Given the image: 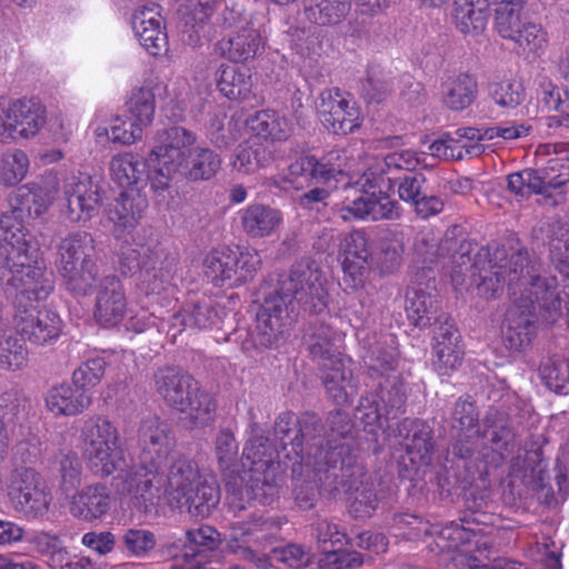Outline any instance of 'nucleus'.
<instances>
[{"instance_id":"nucleus-1","label":"nucleus","mask_w":569,"mask_h":569,"mask_svg":"<svg viewBox=\"0 0 569 569\" xmlns=\"http://www.w3.org/2000/svg\"><path fill=\"white\" fill-rule=\"evenodd\" d=\"M83 453L89 468L100 477L118 472L119 491L128 495L133 506L148 511L154 506L163 482V468L174 448L167 423L158 417L142 420L139 429L141 452L137 459L127 455L118 429L103 417H91L81 428Z\"/></svg>"},{"instance_id":"nucleus-2","label":"nucleus","mask_w":569,"mask_h":569,"mask_svg":"<svg viewBox=\"0 0 569 569\" xmlns=\"http://www.w3.org/2000/svg\"><path fill=\"white\" fill-rule=\"evenodd\" d=\"M420 158L413 150L392 151L383 157H375L357 184L361 190L353 197L347 196L338 212L342 220L381 221L397 220L402 214L399 202L390 193L397 192L400 200L412 203L423 193L427 181L422 173L399 176L400 171H413Z\"/></svg>"},{"instance_id":"nucleus-3","label":"nucleus","mask_w":569,"mask_h":569,"mask_svg":"<svg viewBox=\"0 0 569 569\" xmlns=\"http://www.w3.org/2000/svg\"><path fill=\"white\" fill-rule=\"evenodd\" d=\"M293 301L311 313H320L327 307L326 278L309 262H297L280 274L277 288L264 297L257 312L253 339L258 346L274 347L289 333L295 322Z\"/></svg>"},{"instance_id":"nucleus-4","label":"nucleus","mask_w":569,"mask_h":569,"mask_svg":"<svg viewBox=\"0 0 569 569\" xmlns=\"http://www.w3.org/2000/svg\"><path fill=\"white\" fill-rule=\"evenodd\" d=\"M395 521L402 527H409L413 538H432L428 548L440 556L439 562L446 569H522L521 565L496 559L488 566L492 549V538L485 528L471 527L467 517L460 518L461 523L451 521L445 526L430 525L412 515H399Z\"/></svg>"},{"instance_id":"nucleus-5","label":"nucleus","mask_w":569,"mask_h":569,"mask_svg":"<svg viewBox=\"0 0 569 569\" xmlns=\"http://www.w3.org/2000/svg\"><path fill=\"white\" fill-rule=\"evenodd\" d=\"M250 436L242 451V472H230L226 477L227 505L234 516L244 510L252 500L271 505L283 485L280 453L259 423H250Z\"/></svg>"},{"instance_id":"nucleus-6","label":"nucleus","mask_w":569,"mask_h":569,"mask_svg":"<svg viewBox=\"0 0 569 569\" xmlns=\"http://www.w3.org/2000/svg\"><path fill=\"white\" fill-rule=\"evenodd\" d=\"M198 136L180 126L157 131L151 148V161H158L152 189L163 191L171 181H207L221 167L220 156L212 149L197 143Z\"/></svg>"},{"instance_id":"nucleus-7","label":"nucleus","mask_w":569,"mask_h":569,"mask_svg":"<svg viewBox=\"0 0 569 569\" xmlns=\"http://www.w3.org/2000/svg\"><path fill=\"white\" fill-rule=\"evenodd\" d=\"M453 436L452 453L461 459L470 458L479 449V442L489 445L502 459H511L518 469H532L535 461L529 456L538 457V451L529 452L520 447L516 431L509 418L498 411L489 410L483 419V428H477L478 412L473 402L460 398L452 413Z\"/></svg>"},{"instance_id":"nucleus-8","label":"nucleus","mask_w":569,"mask_h":569,"mask_svg":"<svg viewBox=\"0 0 569 569\" xmlns=\"http://www.w3.org/2000/svg\"><path fill=\"white\" fill-rule=\"evenodd\" d=\"M319 430L317 416L310 412L300 417H296L291 412H283L279 415L274 426V435L286 452L284 457L295 460L292 465L295 476L292 479V495L296 505L302 510L311 509L316 505L319 487L328 492H335L339 489L340 483L347 481L343 478L348 477L346 472H342L341 479H338L339 470L317 472L308 468L302 461V457H306L303 442L315 439Z\"/></svg>"},{"instance_id":"nucleus-9","label":"nucleus","mask_w":569,"mask_h":569,"mask_svg":"<svg viewBox=\"0 0 569 569\" xmlns=\"http://www.w3.org/2000/svg\"><path fill=\"white\" fill-rule=\"evenodd\" d=\"M56 196L53 189L38 183H26L8 197L9 210L0 216V278L8 279L10 268H28L37 262V249L22 222L26 218L42 216Z\"/></svg>"},{"instance_id":"nucleus-10","label":"nucleus","mask_w":569,"mask_h":569,"mask_svg":"<svg viewBox=\"0 0 569 569\" xmlns=\"http://www.w3.org/2000/svg\"><path fill=\"white\" fill-rule=\"evenodd\" d=\"M0 284L16 290L14 322L20 335L33 345L43 346L56 341L62 330L59 315L50 309H37L26 301L47 299L53 290V281L41 267L31 264L10 268L8 279L0 278Z\"/></svg>"},{"instance_id":"nucleus-11","label":"nucleus","mask_w":569,"mask_h":569,"mask_svg":"<svg viewBox=\"0 0 569 569\" xmlns=\"http://www.w3.org/2000/svg\"><path fill=\"white\" fill-rule=\"evenodd\" d=\"M317 419L320 427L319 432L315 439L303 442L306 457H302V461L305 465L317 472L339 470L346 472L347 476H353L356 472L363 476L360 468L357 467L358 445L352 433L353 425L349 413L340 409L329 413L326 420V443L320 439L323 427L320 419L318 417Z\"/></svg>"},{"instance_id":"nucleus-12","label":"nucleus","mask_w":569,"mask_h":569,"mask_svg":"<svg viewBox=\"0 0 569 569\" xmlns=\"http://www.w3.org/2000/svg\"><path fill=\"white\" fill-rule=\"evenodd\" d=\"M278 530L277 522L262 513L254 512L248 520L232 525L228 547L241 559L253 562L262 569L270 566V553H279V559L290 568H300L306 565L308 557L300 546L289 545L279 550Z\"/></svg>"},{"instance_id":"nucleus-13","label":"nucleus","mask_w":569,"mask_h":569,"mask_svg":"<svg viewBox=\"0 0 569 569\" xmlns=\"http://www.w3.org/2000/svg\"><path fill=\"white\" fill-rule=\"evenodd\" d=\"M171 506L193 518H206L220 501L216 477L200 470L192 459L180 456L168 470L164 486Z\"/></svg>"},{"instance_id":"nucleus-14","label":"nucleus","mask_w":569,"mask_h":569,"mask_svg":"<svg viewBox=\"0 0 569 569\" xmlns=\"http://www.w3.org/2000/svg\"><path fill=\"white\" fill-rule=\"evenodd\" d=\"M153 379L157 393L180 411L190 429L203 428L213 421L216 403L212 397L201 390L199 382L189 373L164 367L154 372Z\"/></svg>"},{"instance_id":"nucleus-15","label":"nucleus","mask_w":569,"mask_h":569,"mask_svg":"<svg viewBox=\"0 0 569 569\" xmlns=\"http://www.w3.org/2000/svg\"><path fill=\"white\" fill-rule=\"evenodd\" d=\"M163 254L158 238L152 228H142L126 241L119 252V266L122 274L140 272L142 282H147V291L156 292L162 289L169 279L170 271L157 264Z\"/></svg>"},{"instance_id":"nucleus-16","label":"nucleus","mask_w":569,"mask_h":569,"mask_svg":"<svg viewBox=\"0 0 569 569\" xmlns=\"http://www.w3.org/2000/svg\"><path fill=\"white\" fill-rule=\"evenodd\" d=\"M93 315L102 327H116L126 321L124 326L128 330L142 332L149 326L147 311L133 312L128 307L122 282L113 274L100 279Z\"/></svg>"},{"instance_id":"nucleus-17","label":"nucleus","mask_w":569,"mask_h":569,"mask_svg":"<svg viewBox=\"0 0 569 569\" xmlns=\"http://www.w3.org/2000/svg\"><path fill=\"white\" fill-rule=\"evenodd\" d=\"M261 267L259 252L252 248L211 251L203 261L204 276L217 287H238L251 280Z\"/></svg>"},{"instance_id":"nucleus-18","label":"nucleus","mask_w":569,"mask_h":569,"mask_svg":"<svg viewBox=\"0 0 569 569\" xmlns=\"http://www.w3.org/2000/svg\"><path fill=\"white\" fill-rule=\"evenodd\" d=\"M343 176L341 152L332 150L320 159L315 156L298 158L288 166L280 179L287 187L301 190L312 184L337 183Z\"/></svg>"},{"instance_id":"nucleus-19","label":"nucleus","mask_w":569,"mask_h":569,"mask_svg":"<svg viewBox=\"0 0 569 569\" xmlns=\"http://www.w3.org/2000/svg\"><path fill=\"white\" fill-rule=\"evenodd\" d=\"M47 123V110L34 99H18L6 106L0 99V142L36 137Z\"/></svg>"},{"instance_id":"nucleus-20","label":"nucleus","mask_w":569,"mask_h":569,"mask_svg":"<svg viewBox=\"0 0 569 569\" xmlns=\"http://www.w3.org/2000/svg\"><path fill=\"white\" fill-rule=\"evenodd\" d=\"M495 28L498 34L515 43L519 53L540 56L547 47V33L522 14V9L495 10Z\"/></svg>"},{"instance_id":"nucleus-21","label":"nucleus","mask_w":569,"mask_h":569,"mask_svg":"<svg viewBox=\"0 0 569 569\" xmlns=\"http://www.w3.org/2000/svg\"><path fill=\"white\" fill-rule=\"evenodd\" d=\"M539 312L547 323H555L559 317L549 321V311L538 302L535 295L521 298L512 305L506 313V322L502 329V341L510 351H520L530 345L535 332V315Z\"/></svg>"},{"instance_id":"nucleus-22","label":"nucleus","mask_w":569,"mask_h":569,"mask_svg":"<svg viewBox=\"0 0 569 569\" xmlns=\"http://www.w3.org/2000/svg\"><path fill=\"white\" fill-rule=\"evenodd\" d=\"M10 496L16 510L28 518L44 516L52 500L46 480L30 468H20L14 471Z\"/></svg>"},{"instance_id":"nucleus-23","label":"nucleus","mask_w":569,"mask_h":569,"mask_svg":"<svg viewBox=\"0 0 569 569\" xmlns=\"http://www.w3.org/2000/svg\"><path fill=\"white\" fill-rule=\"evenodd\" d=\"M317 110L322 124L333 133L347 134L360 126V112L350 96L339 89H326Z\"/></svg>"},{"instance_id":"nucleus-24","label":"nucleus","mask_w":569,"mask_h":569,"mask_svg":"<svg viewBox=\"0 0 569 569\" xmlns=\"http://www.w3.org/2000/svg\"><path fill=\"white\" fill-rule=\"evenodd\" d=\"M339 259L343 271L345 283L353 289H361L372 266L368 239L363 231L353 230L340 242Z\"/></svg>"},{"instance_id":"nucleus-25","label":"nucleus","mask_w":569,"mask_h":569,"mask_svg":"<svg viewBox=\"0 0 569 569\" xmlns=\"http://www.w3.org/2000/svg\"><path fill=\"white\" fill-rule=\"evenodd\" d=\"M64 213L72 222L87 221L98 211L99 188L87 174L72 176L63 183Z\"/></svg>"},{"instance_id":"nucleus-26","label":"nucleus","mask_w":569,"mask_h":569,"mask_svg":"<svg viewBox=\"0 0 569 569\" xmlns=\"http://www.w3.org/2000/svg\"><path fill=\"white\" fill-rule=\"evenodd\" d=\"M362 345V359L368 369L369 377L377 379L387 378L392 375H400L397 370L398 352L390 337L370 336L366 330L357 332Z\"/></svg>"},{"instance_id":"nucleus-27","label":"nucleus","mask_w":569,"mask_h":569,"mask_svg":"<svg viewBox=\"0 0 569 569\" xmlns=\"http://www.w3.org/2000/svg\"><path fill=\"white\" fill-rule=\"evenodd\" d=\"M236 30L218 42V49L224 58L232 62H246L260 54L264 48V39L254 22L240 18L234 24Z\"/></svg>"},{"instance_id":"nucleus-28","label":"nucleus","mask_w":569,"mask_h":569,"mask_svg":"<svg viewBox=\"0 0 569 569\" xmlns=\"http://www.w3.org/2000/svg\"><path fill=\"white\" fill-rule=\"evenodd\" d=\"M328 395L338 403H348L357 392L351 359L337 352L318 362Z\"/></svg>"},{"instance_id":"nucleus-29","label":"nucleus","mask_w":569,"mask_h":569,"mask_svg":"<svg viewBox=\"0 0 569 569\" xmlns=\"http://www.w3.org/2000/svg\"><path fill=\"white\" fill-rule=\"evenodd\" d=\"M569 182V174L549 177L546 169H525L507 177V188L519 199L531 194H541L546 199L553 198V191Z\"/></svg>"},{"instance_id":"nucleus-30","label":"nucleus","mask_w":569,"mask_h":569,"mask_svg":"<svg viewBox=\"0 0 569 569\" xmlns=\"http://www.w3.org/2000/svg\"><path fill=\"white\" fill-rule=\"evenodd\" d=\"M158 161H151V151L147 159L132 152H123L114 156L110 161V172L114 182L120 187L138 189L150 181L152 186V176Z\"/></svg>"},{"instance_id":"nucleus-31","label":"nucleus","mask_w":569,"mask_h":569,"mask_svg":"<svg viewBox=\"0 0 569 569\" xmlns=\"http://www.w3.org/2000/svg\"><path fill=\"white\" fill-rule=\"evenodd\" d=\"M433 335V365L440 375H447L461 363L460 336L446 313H440L436 319Z\"/></svg>"},{"instance_id":"nucleus-32","label":"nucleus","mask_w":569,"mask_h":569,"mask_svg":"<svg viewBox=\"0 0 569 569\" xmlns=\"http://www.w3.org/2000/svg\"><path fill=\"white\" fill-rule=\"evenodd\" d=\"M148 207L147 198L138 189L122 191L109 206L107 217L113 223L114 233L121 237L140 222Z\"/></svg>"},{"instance_id":"nucleus-33","label":"nucleus","mask_w":569,"mask_h":569,"mask_svg":"<svg viewBox=\"0 0 569 569\" xmlns=\"http://www.w3.org/2000/svg\"><path fill=\"white\" fill-rule=\"evenodd\" d=\"M238 214L242 231L251 239L270 237L283 223L281 210L263 203H251Z\"/></svg>"},{"instance_id":"nucleus-34","label":"nucleus","mask_w":569,"mask_h":569,"mask_svg":"<svg viewBox=\"0 0 569 569\" xmlns=\"http://www.w3.org/2000/svg\"><path fill=\"white\" fill-rule=\"evenodd\" d=\"M112 505L110 490L106 485H90L73 495L70 501V513L84 521L101 519Z\"/></svg>"},{"instance_id":"nucleus-35","label":"nucleus","mask_w":569,"mask_h":569,"mask_svg":"<svg viewBox=\"0 0 569 569\" xmlns=\"http://www.w3.org/2000/svg\"><path fill=\"white\" fill-rule=\"evenodd\" d=\"M92 395L72 382L52 387L46 396V406L56 416H76L90 407Z\"/></svg>"},{"instance_id":"nucleus-36","label":"nucleus","mask_w":569,"mask_h":569,"mask_svg":"<svg viewBox=\"0 0 569 569\" xmlns=\"http://www.w3.org/2000/svg\"><path fill=\"white\" fill-rule=\"evenodd\" d=\"M398 432L405 439L403 446L410 460L418 465H429L433 450L431 427L422 420L405 419L398 426Z\"/></svg>"},{"instance_id":"nucleus-37","label":"nucleus","mask_w":569,"mask_h":569,"mask_svg":"<svg viewBox=\"0 0 569 569\" xmlns=\"http://www.w3.org/2000/svg\"><path fill=\"white\" fill-rule=\"evenodd\" d=\"M132 28L140 44L152 56L166 49L167 34L156 9L143 7L133 14Z\"/></svg>"},{"instance_id":"nucleus-38","label":"nucleus","mask_w":569,"mask_h":569,"mask_svg":"<svg viewBox=\"0 0 569 569\" xmlns=\"http://www.w3.org/2000/svg\"><path fill=\"white\" fill-rule=\"evenodd\" d=\"M478 92V83L469 73L448 76L441 81V102L452 111H462L470 107Z\"/></svg>"},{"instance_id":"nucleus-39","label":"nucleus","mask_w":569,"mask_h":569,"mask_svg":"<svg viewBox=\"0 0 569 569\" xmlns=\"http://www.w3.org/2000/svg\"><path fill=\"white\" fill-rule=\"evenodd\" d=\"M96 249L93 237L86 231H76L63 238L58 248L57 268L67 272L73 270L77 264L84 263L86 259H92Z\"/></svg>"},{"instance_id":"nucleus-40","label":"nucleus","mask_w":569,"mask_h":569,"mask_svg":"<svg viewBox=\"0 0 569 569\" xmlns=\"http://www.w3.org/2000/svg\"><path fill=\"white\" fill-rule=\"evenodd\" d=\"M247 127L258 138L271 141L287 140L292 127L290 121L272 110H261L247 119Z\"/></svg>"},{"instance_id":"nucleus-41","label":"nucleus","mask_w":569,"mask_h":569,"mask_svg":"<svg viewBox=\"0 0 569 569\" xmlns=\"http://www.w3.org/2000/svg\"><path fill=\"white\" fill-rule=\"evenodd\" d=\"M377 391L373 397L385 412L386 419L397 418L405 412L407 393L400 375L377 379Z\"/></svg>"},{"instance_id":"nucleus-42","label":"nucleus","mask_w":569,"mask_h":569,"mask_svg":"<svg viewBox=\"0 0 569 569\" xmlns=\"http://www.w3.org/2000/svg\"><path fill=\"white\" fill-rule=\"evenodd\" d=\"M217 311L208 301L188 305L171 318L170 329H176L172 336L176 337L184 330L207 329L216 322Z\"/></svg>"},{"instance_id":"nucleus-43","label":"nucleus","mask_w":569,"mask_h":569,"mask_svg":"<svg viewBox=\"0 0 569 569\" xmlns=\"http://www.w3.org/2000/svg\"><path fill=\"white\" fill-rule=\"evenodd\" d=\"M489 18L486 0H456V26L465 34H480L487 27Z\"/></svg>"},{"instance_id":"nucleus-44","label":"nucleus","mask_w":569,"mask_h":569,"mask_svg":"<svg viewBox=\"0 0 569 569\" xmlns=\"http://www.w3.org/2000/svg\"><path fill=\"white\" fill-rule=\"evenodd\" d=\"M305 340L310 355L319 362L339 352L338 343L341 339L332 327L315 323L308 328Z\"/></svg>"},{"instance_id":"nucleus-45","label":"nucleus","mask_w":569,"mask_h":569,"mask_svg":"<svg viewBox=\"0 0 569 569\" xmlns=\"http://www.w3.org/2000/svg\"><path fill=\"white\" fill-rule=\"evenodd\" d=\"M32 550L46 559L52 569H61L69 566V553L59 536L47 532H34L29 539Z\"/></svg>"},{"instance_id":"nucleus-46","label":"nucleus","mask_w":569,"mask_h":569,"mask_svg":"<svg viewBox=\"0 0 569 569\" xmlns=\"http://www.w3.org/2000/svg\"><path fill=\"white\" fill-rule=\"evenodd\" d=\"M438 300L435 296L421 290H412L407 293L406 312L409 321L416 327H427L432 325L438 313ZM436 327V321H433Z\"/></svg>"},{"instance_id":"nucleus-47","label":"nucleus","mask_w":569,"mask_h":569,"mask_svg":"<svg viewBox=\"0 0 569 569\" xmlns=\"http://www.w3.org/2000/svg\"><path fill=\"white\" fill-rule=\"evenodd\" d=\"M217 86L228 99H247L252 89L250 71L246 68L221 66Z\"/></svg>"},{"instance_id":"nucleus-48","label":"nucleus","mask_w":569,"mask_h":569,"mask_svg":"<svg viewBox=\"0 0 569 569\" xmlns=\"http://www.w3.org/2000/svg\"><path fill=\"white\" fill-rule=\"evenodd\" d=\"M350 9V0H305L306 18L319 26L340 22Z\"/></svg>"},{"instance_id":"nucleus-49","label":"nucleus","mask_w":569,"mask_h":569,"mask_svg":"<svg viewBox=\"0 0 569 569\" xmlns=\"http://www.w3.org/2000/svg\"><path fill=\"white\" fill-rule=\"evenodd\" d=\"M271 160V151L256 140L239 144L231 160L234 170L241 173H251L260 167H266Z\"/></svg>"},{"instance_id":"nucleus-50","label":"nucleus","mask_w":569,"mask_h":569,"mask_svg":"<svg viewBox=\"0 0 569 569\" xmlns=\"http://www.w3.org/2000/svg\"><path fill=\"white\" fill-rule=\"evenodd\" d=\"M64 279L67 289L78 296L89 295L93 287L99 284V270L92 259H86L84 263L77 264L73 270H59Z\"/></svg>"},{"instance_id":"nucleus-51","label":"nucleus","mask_w":569,"mask_h":569,"mask_svg":"<svg viewBox=\"0 0 569 569\" xmlns=\"http://www.w3.org/2000/svg\"><path fill=\"white\" fill-rule=\"evenodd\" d=\"M127 109L132 121L142 130L150 126L156 111V100L152 88L146 84L133 89L127 101Z\"/></svg>"},{"instance_id":"nucleus-52","label":"nucleus","mask_w":569,"mask_h":569,"mask_svg":"<svg viewBox=\"0 0 569 569\" xmlns=\"http://www.w3.org/2000/svg\"><path fill=\"white\" fill-rule=\"evenodd\" d=\"M478 137L477 128H459L453 133H446L450 160L480 156L485 147L477 142Z\"/></svg>"},{"instance_id":"nucleus-53","label":"nucleus","mask_w":569,"mask_h":569,"mask_svg":"<svg viewBox=\"0 0 569 569\" xmlns=\"http://www.w3.org/2000/svg\"><path fill=\"white\" fill-rule=\"evenodd\" d=\"M28 350L7 328L0 327V368L18 370L27 363Z\"/></svg>"},{"instance_id":"nucleus-54","label":"nucleus","mask_w":569,"mask_h":569,"mask_svg":"<svg viewBox=\"0 0 569 569\" xmlns=\"http://www.w3.org/2000/svg\"><path fill=\"white\" fill-rule=\"evenodd\" d=\"M30 167L27 153L16 149L3 153L0 157V184L13 187L21 182Z\"/></svg>"},{"instance_id":"nucleus-55","label":"nucleus","mask_w":569,"mask_h":569,"mask_svg":"<svg viewBox=\"0 0 569 569\" xmlns=\"http://www.w3.org/2000/svg\"><path fill=\"white\" fill-rule=\"evenodd\" d=\"M96 136L99 139H107L114 143L131 144L141 139L143 130L133 121H127L117 116L111 119L109 126H98Z\"/></svg>"},{"instance_id":"nucleus-56","label":"nucleus","mask_w":569,"mask_h":569,"mask_svg":"<svg viewBox=\"0 0 569 569\" xmlns=\"http://www.w3.org/2000/svg\"><path fill=\"white\" fill-rule=\"evenodd\" d=\"M355 418L372 437H377L378 431L383 430L386 419L385 412L379 402L370 396L361 397L356 408Z\"/></svg>"},{"instance_id":"nucleus-57","label":"nucleus","mask_w":569,"mask_h":569,"mask_svg":"<svg viewBox=\"0 0 569 569\" xmlns=\"http://www.w3.org/2000/svg\"><path fill=\"white\" fill-rule=\"evenodd\" d=\"M379 505L376 485L368 477L356 487L350 502V513L356 518L371 517Z\"/></svg>"},{"instance_id":"nucleus-58","label":"nucleus","mask_w":569,"mask_h":569,"mask_svg":"<svg viewBox=\"0 0 569 569\" xmlns=\"http://www.w3.org/2000/svg\"><path fill=\"white\" fill-rule=\"evenodd\" d=\"M189 546L184 552L186 557L191 556L197 561H202L206 556L204 552L212 551L219 541V533L210 526L201 527L197 530H189L187 532Z\"/></svg>"},{"instance_id":"nucleus-59","label":"nucleus","mask_w":569,"mask_h":569,"mask_svg":"<svg viewBox=\"0 0 569 569\" xmlns=\"http://www.w3.org/2000/svg\"><path fill=\"white\" fill-rule=\"evenodd\" d=\"M547 387L556 393H569V362L562 359H549L540 369Z\"/></svg>"},{"instance_id":"nucleus-60","label":"nucleus","mask_w":569,"mask_h":569,"mask_svg":"<svg viewBox=\"0 0 569 569\" xmlns=\"http://www.w3.org/2000/svg\"><path fill=\"white\" fill-rule=\"evenodd\" d=\"M56 463L64 490L72 489L80 483L82 463L77 452L60 450L56 457Z\"/></svg>"},{"instance_id":"nucleus-61","label":"nucleus","mask_w":569,"mask_h":569,"mask_svg":"<svg viewBox=\"0 0 569 569\" xmlns=\"http://www.w3.org/2000/svg\"><path fill=\"white\" fill-rule=\"evenodd\" d=\"M121 542L130 556L141 558L156 547V537L149 530L131 528L123 532Z\"/></svg>"},{"instance_id":"nucleus-62","label":"nucleus","mask_w":569,"mask_h":569,"mask_svg":"<svg viewBox=\"0 0 569 569\" xmlns=\"http://www.w3.org/2000/svg\"><path fill=\"white\" fill-rule=\"evenodd\" d=\"M106 369V361L103 358L96 357L82 362L72 375V382L82 389L90 391V388L97 386Z\"/></svg>"},{"instance_id":"nucleus-63","label":"nucleus","mask_w":569,"mask_h":569,"mask_svg":"<svg viewBox=\"0 0 569 569\" xmlns=\"http://www.w3.org/2000/svg\"><path fill=\"white\" fill-rule=\"evenodd\" d=\"M214 452L222 471L229 470L237 461L239 446L234 435L229 429H222L217 435Z\"/></svg>"},{"instance_id":"nucleus-64","label":"nucleus","mask_w":569,"mask_h":569,"mask_svg":"<svg viewBox=\"0 0 569 569\" xmlns=\"http://www.w3.org/2000/svg\"><path fill=\"white\" fill-rule=\"evenodd\" d=\"M492 100L502 108H516L525 100V90L519 82L493 83L489 88Z\"/></svg>"}]
</instances>
